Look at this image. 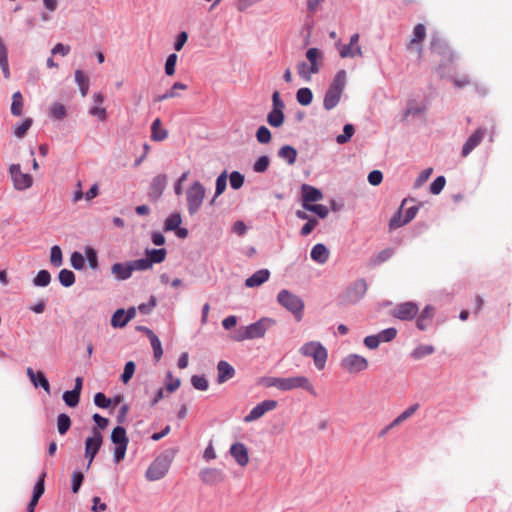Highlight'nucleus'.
Returning a JSON list of instances; mask_svg holds the SVG:
<instances>
[{
    "label": "nucleus",
    "mask_w": 512,
    "mask_h": 512,
    "mask_svg": "<svg viewBox=\"0 0 512 512\" xmlns=\"http://www.w3.org/2000/svg\"><path fill=\"white\" fill-rule=\"evenodd\" d=\"M275 324V321L271 318H261L255 323L248 326L240 327L235 335L233 336L236 341H243L247 339L262 338L267 329Z\"/></svg>",
    "instance_id": "obj_1"
},
{
    "label": "nucleus",
    "mask_w": 512,
    "mask_h": 512,
    "mask_svg": "<svg viewBox=\"0 0 512 512\" xmlns=\"http://www.w3.org/2000/svg\"><path fill=\"white\" fill-rule=\"evenodd\" d=\"M308 62H300L297 65V72L304 81H310L313 74L320 71L322 63V53L317 48H310L306 52Z\"/></svg>",
    "instance_id": "obj_2"
},
{
    "label": "nucleus",
    "mask_w": 512,
    "mask_h": 512,
    "mask_svg": "<svg viewBox=\"0 0 512 512\" xmlns=\"http://www.w3.org/2000/svg\"><path fill=\"white\" fill-rule=\"evenodd\" d=\"M346 83V72L340 70L337 72L333 82L330 84L325 94L323 106L326 110H331L339 103Z\"/></svg>",
    "instance_id": "obj_3"
},
{
    "label": "nucleus",
    "mask_w": 512,
    "mask_h": 512,
    "mask_svg": "<svg viewBox=\"0 0 512 512\" xmlns=\"http://www.w3.org/2000/svg\"><path fill=\"white\" fill-rule=\"evenodd\" d=\"M277 301L281 306L290 311L297 321H301L303 317L304 302L299 296L293 294L289 290L283 289L278 293Z\"/></svg>",
    "instance_id": "obj_4"
},
{
    "label": "nucleus",
    "mask_w": 512,
    "mask_h": 512,
    "mask_svg": "<svg viewBox=\"0 0 512 512\" xmlns=\"http://www.w3.org/2000/svg\"><path fill=\"white\" fill-rule=\"evenodd\" d=\"M299 352L306 357H312L315 367L318 370L324 369L328 353L326 348L318 341H311L305 343L300 349Z\"/></svg>",
    "instance_id": "obj_5"
},
{
    "label": "nucleus",
    "mask_w": 512,
    "mask_h": 512,
    "mask_svg": "<svg viewBox=\"0 0 512 512\" xmlns=\"http://www.w3.org/2000/svg\"><path fill=\"white\" fill-rule=\"evenodd\" d=\"M111 441L115 445L114 461L119 463L125 458L129 439L126 430L122 426H117L112 430Z\"/></svg>",
    "instance_id": "obj_6"
},
{
    "label": "nucleus",
    "mask_w": 512,
    "mask_h": 512,
    "mask_svg": "<svg viewBox=\"0 0 512 512\" xmlns=\"http://www.w3.org/2000/svg\"><path fill=\"white\" fill-rule=\"evenodd\" d=\"M205 198V188L196 181L186 191L188 211L191 215L198 212Z\"/></svg>",
    "instance_id": "obj_7"
},
{
    "label": "nucleus",
    "mask_w": 512,
    "mask_h": 512,
    "mask_svg": "<svg viewBox=\"0 0 512 512\" xmlns=\"http://www.w3.org/2000/svg\"><path fill=\"white\" fill-rule=\"evenodd\" d=\"M171 460L166 455L157 457L148 467L145 477L148 481H157L162 479L169 471Z\"/></svg>",
    "instance_id": "obj_8"
},
{
    "label": "nucleus",
    "mask_w": 512,
    "mask_h": 512,
    "mask_svg": "<svg viewBox=\"0 0 512 512\" xmlns=\"http://www.w3.org/2000/svg\"><path fill=\"white\" fill-rule=\"evenodd\" d=\"M341 368L348 373H360L369 366L368 360L358 354H349L341 360Z\"/></svg>",
    "instance_id": "obj_9"
},
{
    "label": "nucleus",
    "mask_w": 512,
    "mask_h": 512,
    "mask_svg": "<svg viewBox=\"0 0 512 512\" xmlns=\"http://www.w3.org/2000/svg\"><path fill=\"white\" fill-rule=\"evenodd\" d=\"M9 173L16 190L23 191L33 185V177L28 173L22 172L19 164H12L9 168Z\"/></svg>",
    "instance_id": "obj_10"
},
{
    "label": "nucleus",
    "mask_w": 512,
    "mask_h": 512,
    "mask_svg": "<svg viewBox=\"0 0 512 512\" xmlns=\"http://www.w3.org/2000/svg\"><path fill=\"white\" fill-rule=\"evenodd\" d=\"M294 389H303L314 394V387L308 377L303 375L283 378L282 391H291Z\"/></svg>",
    "instance_id": "obj_11"
},
{
    "label": "nucleus",
    "mask_w": 512,
    "mask_h": 512,
    "mask_svg": "<svg viewBox=\"0 0 512 512\" xmlns=\"http://www.w3.org/2000/svg\"><path fill=\"white\" fill-rule=\"evenodd\" d=\"M103 436L96 428L92 429V436L85 440V458L88 459V467L91 465L96 454L101 448Z\"/></svg>",
    "instance_id": "obj_12"
},
{
    "label": "nucleus",
    "mask_w": 512,
    "mask_h": 512,
    "mask_svg": "<svg viewBox=\"0 0 512 512\" xmlns=\"http://www.w3.org/2000/svg\"><path fill=\"white\" fill-rule=\"evenodd\" d=\"M359 34L355 33L350 37V41L347 45L341 44L340 42L336 43V47L339 51V55L341 58H347V57H362L363 52L361 46L358 44L359 42Z\"/></svg>",
    "instance_id": "obj_13"
},
{
    "label": "nucleus",
    "mask_w": 512,
    "mask_h": 512,
    "mask_svg": "<svg viewBox=\"0 0 512 512\" xmlns=\"http://www.w3.org/2000/svg\"><path fill=\"white\" fill-rule=\"evenodd\" d=\"M430 49L432 53L442 57V59L448 63L452 62L454 59V54L452 50L438 34L432 35Z\"/></svg>",
    "instance_id": "obj_14"
},
{
    "label": "nucleus",
    "mask_w": 512,
    "mask_h": 512,
    "mask_svg": "<svg viewBox=\"0 0 512 512\" xmlns=\"http://www.w3.org/2000/svg\"><path fill=\"white\" fill-rule=\"evenodd\" d=\"M278 406L276 400H264L257 404L248 415L245 416V422H253L261 418L265 413L274 410Z\"/></svg>",
    "instance_id": "obj_15"
},
{
    "label": "nucleus",
    "mask_w": 512,
    "mask_h": 512,
    "mask_svg": "<svg viewBox=\"0 0 512 512\" xmlns=\"http://www.w3.org/2000/svg\"><path fill=\"white\" fill-rule=\"evenodd\" d=\"M419 308L413 302H404L398 304L393 309V316L400 320H412L418 314Z\"/></svg>",
    "instance_id": "obj_16"
},
{
    "label": "nucleus",
    "mask_w": 512,
    "mask_h": 512,
    "mask_svg": "<svg viewBox=\"0 0 512 512\" xmlns=\"http://www.w3.org/2000/svg\"><path fill=\"white\" fill-rule=\"evenodd\" d=\"M167 185V176L165 174H159L155 176L148 189V197L151 201H157L161 195L163 194V191L165 190Z\"/></svg>",
    "instance_id": "obj_17"
},
{
    "label": "nucleus",
    "mask_w": 512,
    "mask_h": 512,
    "mask_svg": "<svg viewBox=\"0 0 512 512\" xmlns=\"http://www.w3.org/2000/svg\"><path fill=\"white\" fill-rule=\"evenodd\" d=\"M486 129L480 127L476 129L467 139L462 148V157H467L483 140Z\"/></svg>",
    "instance_id": "obj_18"
},
{
    "label": "nucleus",
    "mask_w": 512,
    "mask_h": 512,
    "mask_svg": "<svg viewBox=\"0 0 512 512\" xmlns=\"http://www.w3.org/2000/svg\"><path fill=\"white\" fill-rule=\"evenodd\" d=\"M426 38V27L423 24H417L412 32L410 41L407 44L408 50H416L419 54L422 52V41Z\"/></svg>",
    "instance_id": "obj_19"
},
{
    "label": "nucleus",
    "mask_w": 512,
    "mask_h": 512,
    "mask_svg": "<svg viewBox=\"0 0 512 512\" xmlns=\"http://www.w3.org/2000/svg\"><path fill=\"white\" fill-rule=\"evenodd\" d=\"M367 291V283L363 279L355 281L346 290V298L349 302H357L360 300Z\"/></svg>",
    "instance_id": "obj_20"
},
{
    "label": "nucleus",
    "mask_w": 512,
    "mask_h": 512,
    "mask_svg": "<svg viewBox=\"0 0 512 512\" xmlns=\"http://www.w3.org/2000/svg\"><path fill=\"white\" fill-rule=\"evenodd\" d=\"M230 454L241 467H245L249 463L248 449L243 443L238 442L231 445Z\"/></svg>",
    "instance_id": "obj_21"
},
{
    "label": "nucleus",
    "mask_w": 512,
    "mask_h": 512,
    "mask_svg": "<svg viewBox=\"0 0 512 512\" xmlns=\"http://www.w3.org/2000/svg\"><path fill=\"white\" fill-rule=\"evenodd\" d=\"M201 481L208 485H215L224 480V475L221 470L217 468H205L199 473Z\"/></svg>",
    "instance_id": "obj_22"
},
{
    "label": "nucleus",
    "mask_w": 512,
    "mask_h": 512,
    "mask_svg": "<svg viewBox=\"0 0 512 512\" xmlns=\"http://www.w3.org/2000/svg\"><path fill=\"white\" fill-rule=\"evenodd\" d=\"M302 192V206L304 207V204L311 205L312 202H317L322 200L323 194L322 192L308 184H303L301 188Z\"/></svg>",
    "instance_id": "obj_23"
},
{
    "label": "nucleus",
    "mask_w": 512,
    "mask_h": 512,
    "mask_svg": "<svg viewBox=\"0 0 512 512\" xmlns=\"http://www.w3.org/2000/svg\"><path fill=\"white\" fill-rule=\"evenodd\" d=\"M45 477H46V473L43 472L41 474V476L39 477L38 481L36 482V484L34 486L32 498L27 506V512L35 511V507L45 491V486H44Z\"/></svg>",
    "instance_id": "obj_24"
},
{
    "label": "nucleus",
    "mask_w": 512,
    "mask_h": 512,
    "mask_svg": "<svg viewBox=\"0 0 512 512\" xmlns=\"http://www.w3.org/2000/svg\"><path fill=\"white\" fill-rule=\"evenodd\" d=\"M26 373L35 387L40 386L47 393H50V384L43 372H34V370L31 367H28Z\"/></svg>",
    "instance_id": "obj_25"
},
{
    "label": "nucleus",
    "mask_w": 512,
    "mask_h": 512,
    "mask_svg": "<svg viewBox=\"0 0 512 512\" xmlns=\"http://www.w3.org/2000/svg\"><path fill=\"white\" fill-rule=\"evenodd\" d=\"M111 272L117 280H126L131 277L133 270L130 262L115 263L111 267Z\"/></svg>",
    "instance_id": "obj_26"
},
{
    "label": "nucleus",
    "mask_w": 512,
    "mask_h": 512,
    "mask_svg": "<svg viewBox=\"0 0 512 512\" xmlns=\"http://www.w3.org/2000/svg\"><path fill=\"white\" fill-rule=\"evenodd\" d=\"M434 307L431 305H427L422 312L420 313L419 317L416 320V326L419 330H425L432 322L434 317Z\"/></svg>",
    "instance_id": "obj_27"
},
{
    "label": "nucleus",
    "mask_w": 512,
    "mask_h": 512,
    "mask_svg": "<svg viewBox=\"0 0 512 512\" xmlns=\"http://www.w3.org/2000/svg\"><path fill=\"white\" fill-rule=\"evenodd\" d=\"M217 371H218L217 382L219 384H222V383L228 381L229 379L233 378L235 375L234 368L228 362L223 361V360L218 363Z\"/></svg>",
    "instance_id": "obj_28"
},
{
    "label": "nucleus",
    "mask_w": 512,
    "mask_h": 512,
    "mask_svg": "<svg viewBox=\"0 0 512 512\" xmlns=\"http://www.w3.org/2000/svg\"><path fill=\"white\" fill-rule=\"evenodd\" d=\"M270 277V272L267 269H261L256 271L253 275L246 279L245 285L253 288L262 285Z\"/></svg>",
    "instance_id": "obj_29"
},
{
    "label": "nucleus",
    "mask_w": 512,
    "mask_h": 512,
    "mask_svg": "<svg viewBox=\"0 0 512 512\" xmlns=\"http://www.w3.org/2000/svg\"><path fill=\"white\" fill-rule=\"evenodd\" d=\"M311 258L319 264H325L329 258V250L324 244H316L311 250Z\"/></svg>",
    "instance_id": "obj_30"
},
{
    "label": "nucleus",
    "mask_w": 512,
    "mask_h": 512,
    "mask_svg": "<svg viewBox=\"0 0 512 512\" xmlns=\"http://www.w3.org/2000/svg\"><path fill=\"white\" fill-rule=\"evenodd\" d=\"M0 67L3 72V75L6 79L10 78V70H9V63H8V54H7V48L4 44L2 38L0 37Z\"/></svg>",
    "instance_id": "obj_31"
},
{
    "label": "nucleus",
    "mask_w": 512,
    "mask_h": 512,
    "mask_svg": "<svg viewBox=\"0 0 512 512\" xmlns=\"http://www.w3.org/2000/svg\"><path fill=\"white\" fill-rule=\"evenodd\" d=\"M147 336L151 342L155 359L158 361L163 355V349L159 338L149 329L145 328Z\"/></svg>",
    "instance_id": "obj_32"
},
{
    "label": "nucleus",
    "mask_w": 512,
    "mask_h": 512,
    "mask_svg": "<svg viewBox=\"0 0 512 512\" xmlns=\"http://www.w3.org/2000/svg\"><path fill=\"white\" fill-rule=\"evenodd\" d=\"M278 156L286 160L289 165H292L296 161L297 150L290 145H285L278 151Z\"/></svg>",
    "instance_id": "obj_33"
},
{
    "label": "nucleus",
    "mask_w": 512,
    "mask_h": 512,
    "mask_svg": "<svg viewBox=\"0 0 512 512\" xmlns=\"http://www.w3.org/2000/svg\"><path fill=\"white\" fill-rule=\"evenodd\" d=\"M167 255V251L164 248L160 249H147L146 256L149 261H151V265L162 263Z\"/></svg>",
    "instance_id": "obj_34"
},
{
    "label": "nucleus",
    "mask_w": 512,
    "mask_h": 512,
    "mask_svg": "<svg viewBox=\"0 0 512 512\" xmlns=\"http://www.w3.org/2000/svg\"><path fill=\"white\" fill-rule=\"evenodd\" d=\"M267 122L272 127H280L284 122L283 109L273 108L267 116Z\"/></svg>",
    "instance_id": "obj_35"
},
{
    "label": "nucleus",
    "mask_w": 512,
    "mask_h": 512,
    "mask_svg": "<svg viewBox=\"0 0 512 512\" xmlns=\"http://www.w3.org/2000/svg\"><path fill=\"white\" fill-rule=\"evenodd\" d=\"M151 131V138L155 141H162L167 137V131L162 129L161 120L159 118L153 121Z\"/></svg>",
    "instance_id": "obj_36"
},
{
    "label": "nucleus",
    "mask_w": 512,
    "mask_h": 512,
    "mask_svg": "<svg viewBox=\"0 0 512 512\" xmlns=\"http://www.w3.org/2000/svg\"><path fill=\"white\" fill-rule=\"evenodd\" d=\"M75 81L78 84L81 94L85 97L89 90V79L81 70H76L75 72Z\"/></svg>",
    "instance_id": "obj_37"
},
{
    "label": "nucleus",
    "mask_w": 512,
    "mask_h": 512,
    "mask_svg": "<svg viewBox=\"0 0 512 512\" xmlns=\"http://www.w3.org/2000/svg\"><path fill=\"white\" fill-rule=\"evenodd\" d=\"M23 112V98L19 91L12 96L11 113L14 116H20Z\"/></svg>",
    "instance_id": "obj_38"
},
{
    "label": "nucleus",
    "mask_w": 512,
    "mask_h": 512,
    "mask_svg": "<svg viewBox=\"0 0 512 512\" xmlns=\"http://www.w3.org/2000/svg\"><path fill=\"white\" fill-rule=\"evenodd\" d=\"M296 99L299 104H301L303 106H307V105L311 104V102L313 100V93L309 88H300L297 91Z\"/></svg>",
    "instance_id": "obj_39"
},
{
    "label": "nucleus",
    "mask_w": 512,
    "mask_h": 512,
    "mask_svg": "<svg viewBox=\"0 0 512 512\" xmlns=\"http://www.w3.org/2000/svg\"><path fill=\"white\" fill-rule=\"evenodd\" d=\"M177 89L186 90L187 85L180 83V82L174 83L173 86L171 87V89L166 91L163 95L158 96L156 101L160 102V101H164L166 99L177 97L178 96V94L176 92Z\"/></svg>",
    "instance_id": "obj_40"
},
{
    "label": "nucleus",
    "mask_w": 512,
    "mask_h": 512,
    "mask_svg": "<svg viewBox=\"0 0 512 512\" xmlns=\"http://www.w3.org/2000/svg\"><path fill=\"white\" fill-rule=\"evenodd\" d=\"M434 351L435 349L432 345H419L412 351L411 356L414 359H421L425 356L433 354Z\"/></svg>",
    "instance_id": "obj_41"
},
{
    "label": "nucleus",
    "mask_w": 512,
    "mask_h": 512,
    "mask_svg": "<svg viewBox=\"0 0 512 512\" xmlns=\"http://www.w3.org/2000/svg\"><path fill=\"white\" fill-rule=\"evenodd\" d=\"M70 426H71V419H70V417L67 414H65V413L59 414L58 418H57V429H58V432L61 435H64V434L67 433V431L69 430Z\"/></svg>",
    "instance_id": "obj_42"
},
{
    "label": "nucleus",
    "mask_w": 512,
    "mask_h": 512,
    "mask_svg": "<svg viewBox=\"0 0 512 512\" xmlns=\"http://www.w3.org/2000/svg\"><path fill=\"white\" fill-rule=\"evenodd\" d=\"M32 124L33 120L31 118H26L22 123L16 125L13 131L15 137L23 138L32 126Z\"/></svg>",
    "instance_id": "obj_43"
},
{
    "label": "nucleus",
    "mask_w": 512,
    "mask_h": 512,
    "mask_svg": "<svg viewBox=\"0 0 512 512\" xmlns=\"http://www.w3.org/2000/svg\"><path fill=\"white\" fill-rule=\"evenodd\" d=\"M60 283L65 287H70L75 282V275L71 270L62 269L58 275Z\"/></svg>",
    "instance_id": "obj_44"
},
{
    "label": "nucleus",
    "mask_w": 512,
    "mask_h": 512,
    "mask_svg": "<svg viewBox=\"0 0 512 512\" xmlns=\"http://www.w3.org/2000/svg\"><path fill=\"white\" fill-rule=\"evenodd\" d=\"M394 254V251L392 248H386L382 251H380L376 256H374L371 260L372 265L377 266L385 261L389 260L392 255Z\"/></svg>",
    "instance_id": "obj_45"
},
{
    "label": "nucleus",
    "mask_w": 512,
    "mask_h": 512,
    "mask_svg": "<svg viewBox=\"0 0 512 512\" xmlns=\"http://www.w3.org/2000/svg\"><path fill=\"white\" fill-rule=\"evenodd\" d=\"M51 282V275L47 270H40L33 279V284L39 287H46Z\"/></svg>",
    "instance_id": "obj_46"
},
{
    "label": "nucleus",
    "mask_w": 512,
    "mask_h": 512,
    "mask_svg": "<svg viewBox=\"0 0 512 512\" xmlns=\"http://www.w3.org/2000/svg\"><path fill=\"white\" fill-rule=\"evenodd\" d=\"M182 222L181 216L178 213L171 214L165 220V230L166 231H174L179 228Z\"/></svg>",
    "instance_id": "obj_47"
},
{
    "label": "nucleus",
    "mask_w": 512,
    "mask_h": 512,
    "mask_svg": "<svg viewBox=\"0 0 512 512\" xmlns=\"http://www.w3.org/2000/svg\"><path fill=\"white\" fill-rule=\"evenodd\" d=\"M111 325L115 328H122L126 326L125 310L117 309L111 318Z\"/></svg>",
    "instance_id": "obj_48"
},
{
    "label": "nucleus",
    "mask_w": 512,
    "mask_h": 512,
    "mask_svg": "<svg viewBox=\"0 0 512 512\" xmlns=\"http://www.w3.org/2000/svg\"><path fill=\"white\" fill-rule=\"evenodd\" d=\"M355 132L354 126L352 124H346L343 128V133L338 135L336 141L338 144L347 143Z\"/></svg>",
    "instance_id": "obj_49"
},
{
    "label": "nucleus",
    "mask_w": 512,
    "mask_h": 512,
    "mask_svg": "<svg viewBox=\"0 0 512 512\" xmlns=\"http://www.w3.org/2000/svg\"><path fill=\"white\" fill-rule=\"evenodd\" d=\"M304 209L307 210V211L315 213L320 218L327 217V215L329 213L328 208L326 206L322 205V204H311V205L304 204Z\"/></svg>",
    "instance_id": "obj_50"
},
{
    "label": "nucleus",
    "mask_w": 512,
    "mask_h": 512,
    "mask_svg": "<svg viewBox=\"0 0 512 512\" xmlns=\"http://www.w3.org/2000/svg\"><path fill=\"white\" fill-rule=\"evenodd\" d=\"M283 377H264L261 379V384L266 388L275 387L282 391Z\"/></svg>",
    "instance_id": "obj_51"
},
{
    "label": "nucleus",
    "mask_w": 512,
    "mask_h": 512,
    "mask_svg": "<svg viewBox=\"0 0 512 512\" xmlns=\"http://www.w3.org/2000/svg\"><path fill=\"white\" fill-rule=\"evenodd\" d=\"M50 114L56 120H61L66 116V108L61 103H53L50 106Z\"/></svg>",
    "instance_id": "obj_52"
},
{
    "label": "nucleus",
    "mask_w": 512,
    "mask_h": 512,
    "mask_svg": "<svg viewBox=\"0 0 512 512\" xmlns=\"http://www.w3.org/2000/svg\"><path fill=\"white\" fill-rule=\"evenodd\" d=\"M63 400L69 407H76L80 400V394L74 390L66 391L63 394Z\"/></svg>",
    "instance_id": "obj_53"
},
{
    "label": "nucleus",
    "mask_w": 512,
    "mask_h": 512,
    "mask_svg": "<svg viewBox=\"0 0 512 512\" xmlns=\"http://www.w3.org/2000/svg\"><path fill=\"white\" fill-rule=\"evenodd\" d=\"M271 132L266 126H260L256 132V139L259 143L267 144L271 141Z\"/></svg>",
    "instance_id": "obj_54"
},
{
    "label": "nucleus",
    "mask_w": 512,
    "mask_h": 512,
    "mask_svg": "<svg viewBox=\"0 0 512 512\" xmlns=\"http://www.w3.org/2000/svg\"><path fill=\"white\" fill-rule=\"evenodd\" d=\"M193 387L200 391H206L209 387V383L204 376L194 375L191 378Z\"/></svg>",
    "instance_id": "obj_55"
},
{
    "label": "nucleus",
    "mask_w": 512,
    "mask_h": 512,
    "mask_svg": "<svg viewBox=\"0 0 512 512\" xmlns=\"http://www.w3.org/2000/svg\"><path fill=\"white\" fill-rule=\"evenodd\" d=\"M407 223L408 222L405 220V218L402 217L401 210H399L390 219L389 228H390V230H394V229L402 227L403 225H405Z\"/></svg>",
    "instance_id": "obj_56"
},
{
    "label": "nucleus",
    "mask_w": 512,
    "mask_h": 512,
    "mask_svg": "<svg viewBox=\"0 0 512 512\" xmlns=\"http://www.w3.org/2000/svg\"><path fill=\"white\" fill-rule=\"evenodd\" d=\"M130 263H131L133 272L148 270L152 267L151 261H149L148 258L133 260V261H130Z\"/></svg>",
    "instance_id": "obj_57"
},
{
    "label": "nucleus",
    "mask_w": 512,
    "mask_h": 512,
    "mask_svg": "<svg viewBox=\"0 0 512 512\" xmlns=\"http://www.w3.org/2000/svg\"><path fill=\"white\" fill-rule=\"evenodd\" d=\"M50 262L55 267L62 265V251L57 245L51 248Z\"/></svg>",
    "instance_id": "obj_58"
},
{
    "label": "nucleus",
    "mask_w": 512,
    "mask_h": 512,
    "mask_svg": "<svg viewBox=\"0 0 512 512\" xmlns=\"http://www.w3.org/2000/svg\"><path fill=\"white\" fill-rule=\"evenodd\" d=\"M135 363L133 361H128L126 364H125V367H124V372L123 374L121 375V380L123 381V383H128L130 381V379L132 378L134 372H135Z\"/></svg>",
    "instance_id": "obj_59"
},
{
    "label": "nucleus",
    "mask_w": 512,
    "mask_h": 512,
    "mask_svg": "<svg viewBox=\"0 0 512 512\" xmlns=\"http://www.w3.org/2000/svg\"><path fill=\"white\" fill-rule=\"evenodd\" d=\"M230 185L233 189H239L244 184V176L237 171H233L229 177Z\"/></svg>",
    "instance_id": "obj_60"
},
{
    "label": "nucleus",
    "mask_w": 512,
    "mask_h": 512,
    "mask_svg": "<svg viewBox=\"0 0 512 512\" xmlns=\"http://www.w3.org/2000/svg\"><path fill=\"white\" fill-rule=\"evenodd\" d=\"M446 184L444 176H438L430 185V192L434 195L439 194Z\"/></svg>",
    "instance_id": "obj_61"
},
{
    "label": "nucleus",
    "mask_w": 512,
    "mask_h": 512,
    "mask_svg": "<svg viewBox=\"0 0 512 512\" xmlns=\"http://www.w3.org/2000/svg\"><path fill=\"white\" fill-rule=\"evenodd\" d=\"M270 160L268 156H261L255 162L253 169L255 172L263 173L268 169Z\"/></svg>",
    "instance_id": "obj_62"
},
{
    "label": "nucleus",
    "mask_w": 512,
    "mask_h": 512,
    "mask_svg": "<svg viewBox=\"0 0 512 512\" xmlns=\"http://www.w3.org/2000/svg\"><path fill=\"white\" fill-rule=\"evenodd\" d=\"M71 265L76 270H81L85 265V258L79 252H74L70 258Z\"/></svg>",
    "instance_id": "obj_63"
},
{
    "label": "nucleus",
    "mask_w": 512,
    "mask_h": 512,
    "mask_svg": "<svg viewBox=\"0 0 512 512\" xmlns=\"http://www.w3.org/2000/svg\"><path fill=\"white\" fill-rule=\"evenodd\" d=\"M86 259L92 269H96L98 267V257L96 251L91 248L87 247L85 250Z\"/></svg>",
    "instance_id": "obj_64"
}]
</instances>
